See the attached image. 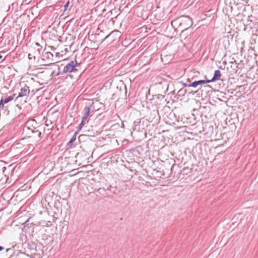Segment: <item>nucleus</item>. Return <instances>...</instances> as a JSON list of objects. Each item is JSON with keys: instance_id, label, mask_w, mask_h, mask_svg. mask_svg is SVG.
Listing matches in <instances>:
<instances>
[{"instance_id": "obj_4", "label": "nucleus", "mask_w": 258, "mask_h": 258, "mask_svg": "<svg viewBox=\"0 0 258 258\" xmlns=\"http://www.w3.org/2000/svg\"><path fill=\"white\" fill-rule=\"evenodd\" d=\"M210 83V81L209 80H199L197 81H195L191 83L190 84L188 85L187 87H193V88H196L198 86L201 85V84H205L207 83Z\"/></svg>"}, {"instance_id": "obj_11", "label": "nucleus", "mask_w": 258, "mask_h": 258, "mask_svg": "<svg viewBox=\"0 0 258 258\" xmlns=\"http://www.w3.org/2000/svg\"><path fill=\"white\" fill-rule=\"evenodd\" d=\"M76 140V137H73L70 140V141L69 142V143H71L72 142H73L74 141H75V140Z\"/></svg>"}, {"instance_id": "obj_14", "label": "nucleus", "mask_w": 258, "mask_h": 258, "mask_svg": "<svg viewBox=\"0 0 258 258\" xmlns=\"http://www.w3.org/2000/svg\"><path fill=\"white\" fill-rule=\"evenodd\" d=\"M22 100L21 98H20V99H19V101L18 102H19V103H22ZM25 103V102H23V103Z\"/></svg>"}, {"instance_id": "obj_15", "label": "nucleus", "mask_w": 258, "mask_h": 258, "mask_svg": "<svg viewBox=\"0 0 258 258\" xmlns=\"http://www.w3.org/2000/svg\"><path fill=\"white\" fill-rule=\"evenodd\" d=\"M4 249V247L0 246V251H2V250H3Z\"/></svg>"}, {"instance_id": "obj_13", "label": "nucleus", "mask_w": 258, "mask_h": 258, "mask_svg": "<svg viewBox=\"0 0 258 258\" xmlns=\"http://www.w3.org/2000/svg\"><path fill=\"white\" fill-rule=\"evenodd\" d=\"M35 132H37L38 133V136L40 137L41 135V133L40 132H38V131H36Z\"/></svg>"}, {"instance_id": "obj_6", "label": "nucleus", "mask_w": 258, "mask_h": 258, "mask_svg": "<svg viewBox=\"0 0 258 258\" xmlns=\"http://www.w3.org/2000/svg\"><path fill=\"white\" fill-rule=\"evenodd\" d=\"M221 76V72L220 70H216L214 72V76L211 80H209L210 81V83L215 82L216 81H217L218 80H220V77Z\"/></svg>"}, {"instance_id": "obj_9", "label": "nucleus", "mask_w": 258, "mask_h": 258, "mask_svg": "<svg viewBox=\"0 0 258 258\" xmlns=\"http://www.w3.org/2000/svg\"><path fill=\"white\" fill-rule=\"evenodd\" d=\"M46 57L49 59H52L53 55L50 52H47L45 53Z\"/></svg>"}, {"instance_id": "obj_20", "label": "nucleus", "mask_w": 258, "mask_h": 258, "mask_svg": "<svg viewBox=\"0 0 258 258\" xmlns=\"http://www.w3.org/2000/svg\"><path fill=\"white\" fill-rule=\"evenodd\" d=\"M181 91H182L181 90H180L179 91V92H179H179H181Z\"/></svg>"}, {"instance_id": "obj_2", "label": "nucleus", "mask_w": 258, "mask_h": 258, "mask_svg": "<svg viewBox=\"0 0 258 258\" xmlns=\"http://www.w3.org/2000/svg\"><path fill=\"white\" fill-rule=\"evenodd\" d=\"M29 87L26 85H25V86L21 89L20 92L19 93V95L16 97L15 101L19 102L20 98L25 97V99L23 100V102H26L27 97L29 96Z\"/></svg>"}, {"instance_id": "obj_21", "label": "nucleus", "mask_w": 258, "mask_h": 258, "mask_svg": "<svg viewBox=\"0 0 258 258\" xmlns=\"http://www.w3.org/2000/svg\"><path fill=\"white\" fill-rule=\"evenodd\" d=\"M2 56L0 55V59L2 58Z\"/></svg>"}, {"instance_id": "obj_12", "label": "nucleus", "mask_w": 258, "mask_h": 258, "mask_svg": "<svg viewBox=\"0 0 258 258\" xmlns=\"http://www.w3.org/2000/svg\"><path fill=\"white\" fill-rule=\"evenodd\" d=\"M33 56L31 54H29L28 57L29 59H32ZM34 58H35V56H33Z\"/></svg>"}, {"instance_id": "obj_22", "label": "nucleus", "mask_w": 258, "mask_h": 258, "mask_svg": "<svg viewBox=\"0 0 258 258\" xmlns=\"http://www.w3.org/2000/svg\"><path fill=\"white\" fill-rule=\"evenodd\" d=\"M17 106H18V107H19V106L18 104H17Z\"/></svg>"}, {"instance_id": "obj_3", "label": "nucleus", "mask_w": 258, "mask_h": 258, "mask_svg": "<svg viewBox=\"0 0 258 258\" xmlns=\"http://www.w3.org/2000/svg\"><path fill=\"white\" fill-rule=\"evenodd\" d=\"M79 65V63L76 60L71 61L64 67L63 72L66 73L73 72L76 70V67Z\"/></svg>"}, {"instance_id": "obj_18", "label": "nucleus", "mask_w": 258, "mask_h": 258, "mask_svg": "<svg viewBox=\"0 0 258 258\" xmlns=\"http://www.w3.org/2000/svg\"><path fill=\"white\" fill-rule=\"evenodd\" d=\"M112 34V32L111 34H110L108 36V37H109V36H111V35Z\"/></svg>"}, {"instance_id": "obj_16", "label": "nucleus", "mask_w": 258, "mask_h": 258, "mask_svg": "<svg viewBox=\"0 0 258 258\" xmlns=\"http://www.w3.org/2000/svg\"><path fill=\"white\" fill-rule=\"evenodd\" d=\"M36 45L37 46H40V44L38 43H36Z\"/></svg>"}, {"instance_id": "obj_1", "label": "nucleus", "mask_w": 258, "mask_h": 258, "mask_svg": "<svg viewBox=\"0 0 258 258\" xmlns=\"http://www.w3.org/2000/svg\"><path fill=\"white\" fill-rule=\"evenodd\" d=\"M173 23L176 24H179L181 29L185 30L191 26L192 21L191 19L188 16H181L173 21L172 22V25H173Z\"/></svg>"}, {"instance_id": "obj_8", "label": "nucleus", "mask_w": 258, "mask_h": 258, "mask_svg": "<svg viewBox=\"0 0 258 258\" xmlns=\"http://www.w3.org/2000/svg\"><path fill=\"white\" fill-rule=\"evenodd\" d=\"M15 95L14 94L13 95L10 96L6 98V99H2L1 101H3V103L5 104H7V103L9 102L10 101L13 100L14 99Z\"/></svg>"}, {"instance_id": "obj_17", "label": "nucleus", "mask_w": 258, "mask_h": 258, "mask_svg": "<svg viewBox=\"0 0 258 258\" xmlns=\"http://www.w3.org/2000/svg\"><path fill=\"white\" fill-rule=\"evenodd\" d=\"M58 54H59V53H58V52L56 53V56L58 55Z\"/></svg>"}, {"instance_id": "obj_5", "label": "nucleus", "mask_w": 258, "mask_h": 258, "mask_svg": "<svg viewBox=\"0 0 258 258\" xmlns=\"http://www.w3.org/2000/svg\"><path fill=\"white\" fill-rule=\"evenodd\" d=\"M94 104V103H92L89 106H86L84 107L83 109V116L86 117H88L90 113H91V109H92V106Z\"/></svg>"}, {"instance_id": "obj_7", "label": "nucleus", "mask_w": 258, "mask_h": 258, "mask_svg": "<svg viewBox=\"0 0 258 258\" xmlns=\"http://www.w3.org/2000/svg\"><path fill=\"white\" fill-rule=\"evenodd\" d=\"M88 121H89V119H88V117H85V116H83L82 119V121L80 123V124H79L78 130H81L82 129V128L83 127V126L86 123L88 122Z\"/></svg>"}, {"instance_id": "obj_19", "label": "nucleus", "mask_w": 258, "mask_h": 258, "mask_svg": "<svg viewBox=\"0 0 258 258\" xmlns=\"http://www.w3.org/2000/svg\"><path fill=\"white\" fill-rule=\"evenodd\" d=\"M184 86H187H187H188V85H186V84H184Z\"/></svg>"}, {"instance_id": "obj_10", "label": "nucleus", "mask_w": 258, "mask_h": 258, "mask_svg": "<svg viewBox=\"0 0 258 258\" xmlns=\"http://www.w3.org/2000/svg\"><path fill=\"white\" fill-rule=\"evenodd\" d=\"M69 4H70V2H69V1H68L64 6V11H66L67 10L69 6Z\"/></svg>"}]
</instances>
